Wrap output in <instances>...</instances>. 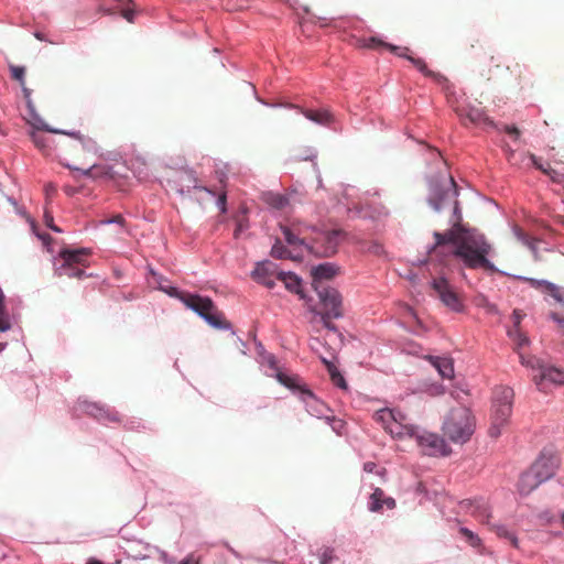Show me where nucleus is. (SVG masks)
Instances as JSON below:
<instances>
[{"mask_svg":"<svg viewBox=\"0 0 564 564\" xmlns=\"http://www.w3.org/2000/svg\"><path fill=\"white\" fill-rule=\"evenodd\" d=\"M430 206L441 212L449 206L453 207L452 227L445 232L434 231L435 242L427 247V253L431 257L440 259L442 264H446V257H455L469 269L484 268L490 272H500L496 265L488 259L492 247L486 240L485 236L477 229L467 228L460 224L462 210L457 200L458 187L455 180L448 176L447 181L431 178L429 182Z\"/></svg>","mask_w":564,"mask_h":564,"instance_id":"obj_1","label":"nucleus"},{"mask_svg":"<svg viewBox=\"0 0 564 564\" xmlns=\"http://www.w3.org/2000/svg\"><path fill=\"white\" fill-rule=\"evenodd\" d=\"M280 228L289 247L296 252H307L318 257H330L337 250L340 236L339 230L324 231L314 239L313 243H307L304 238H300V235L303 234V229L301 227L294 225L293 227L281 225Z\"/></svg>","mask_w":564,"mask_h":564,"instance_id":"obj_2","label":"nucleus"},{"mask_svg":"<svg viewBox=\"0 0 564 564\" xmlns=\"http://www.w3.org/2000/svg\"><path fill=\"white\" fill-rule=\"evenodd\" d=\"M188 310L196 313L208 325L216 329H231V324L225 321L218 313L214 302L207 296H200L193 293H181L177 297Z\"/></svg>","mask_w":564,"mask_h":564,"instance_id":"obj_3","label":"nucleus"},{"mask_svg":"<svg viewBox=\"0 0 564 564\" xmlns=\"http://www.w3.org/2000/svg\"><path fill=\"white\" fill-rule=\"evenodd\" d=\"M444 434L454 443H466L474 433V421L467 408L453 409L443 423Z\"/></svg>","mask_w":564,"mask_h":564,"instance_id":"obj_4","label":"nucleus"},{"mask_svg":"<svg viewBox=\"0 0 564 564\" xmlns=\"http://www.w3.org/2000/svg\"><path fill=\"white\" fill-rule=\"evenodd\" d=\"M91 253L88 248L69 249L63 248L58 256L54 258V271L58 276L67 275L69 278L82 279L86 276V272L83 269H78L75 265L86 267V259Z\"/></svg>","mask_w":564,"mask_h":564,"instance_id":"obj_5","label":"nucleus"},{"mask_svg":"<svg viewBox=\"0 0 564 564\" xmlns=\"http://www.w3.org/2000/svg\"><path fill=\"white\" fill-rule=\"evenodd\" d=\"M513 390L508 387L500 388L495 393L492 404L491 426L489 434L491 437H498L501 429L507 424L512 412Z\"/></svg>","mask_w":564,"mask_h":564,"instance_id":"obj_6","label":"nucleus"},{"mask_svg":"<svg viewBox=\"0 0 564 564\" xmlns=\"http://www.w3.org/2000/svg\"><path fill=\"white\" fill-rule=\"evenodd\" d=\"M375 420L393 437L401 438L415 433V426L409 423L406 415L401 411L380 409L375 413Z\"/></svg>","mask_w":564,"mask_h":564,"instance_id":"obj_7","label":"nucleus"},{"mask_svg":"<svg viewBox=\"0 0 564 564\" xmlns=\"http://www.w3.org/2000/svg\"><path fill=\"white\" fill-rule=\"evenodd\" d=\"M435 296L442 304L454 313H463L465 304L462 296L456 292L455 288L449 283L445 276L434 278L431 281Z\"/></svg>","mask_w":564,"mask_h":564,"instance_id":"obj_8","label":"nucleus"},{"mask_svg":"<svg viewBox=\"0 0 564 564\" xmlns=\"http://www.w3.org/2000/svg\"><path fill=\"white\" fill-rule=\"evenodd\" d=\"M411 437L415 438L421 452L427 456H446L449 454V448L444 438L437 434L421 431L415 426V433Z\"/></svg>","mask_w":564,"mask_h":564,"instance_id":"obj_9","label":"nucleus"},{"mask_svg":"<svg viewBox=\"0 0 564 564\" xmlns=\"http://www.w3.org/2000/svg\"><path fill=\"white\" fill-rule=\"evenodd\" d=\"M317 293L319 303L323 307L322 313H327L334 317V319H338L343 317V299L338 290L324 285L316 284V289H314Z\"/></svg>","mask_w":564,"mask_h":564,"instance_id":"obj_10","label":"nucleus"},{"mask_svg":"<svg viewBox=\"0 0 564 564\" xmlns=\"http://www.w3.org/2000/svg\"><path fill=\"white\" fill-rule=\"evenodd\" d=\"M546 156V160H543V158L530 154V160L536 169L547 174L552 181L556 183H564V173L552 169L550 165L551 162L556 164L564 162V154H561L558 150H556L554 147H551L547 149Z\"/></svg>","mask_w":564,"mask_h":564,"instance_id":"obj_11","label":"nucleus"},{"mask_svg":"<svg viewBox=\"0 0 564 564\" xmlns=\"http://www.w3.org/2000/svg\"><path fill=\"white\" fill-rule=\"evenodd\" d=\"M285 107L296 109L306 119L322 127L332 128L337 122L335 113L328 107L307 108L293 104H288Z\"/></svg>","mask_w":564,"mask_h":564,"instance_id":"obj_12","label":"nucleus"},{"mask_svg":"<svg viewBox=\"0 0 564 564\" xmlns=\"http://www.w3.org/2000/svg\"><path fill=\"white\" fill-rule=\"evenodd\" d=\"M294 393L297 394L299 399L304 403L306 411L315 417H325L330 412V409L318 398L314 395V393L305 387H302L296 381V388L291 389Z\"/></svg>","mask_w":564,"mask_h":564,"instance_id":"obj_13","label":"nucleus"},{"mask_svg":"<svg viewBox=\"0 0 564 564\" xmlns=\"http://www.w3.org/2000/svg\"><path fill=\"white\" fill-rule=\"evenodd\" d=\"M77 410L93 416L104 424L119 421L117 411L96 402L79 399L77 402Z\"/></svg>","mask_w":564,"mask_h":564,"instance_id":"obj_14","label":"nucleus"},{"mask_svg":"<svg viewBox=\"0 0 564 564\" xmlns=\"http://www.w3.org/2000/svg\"><path fill=\"white\" fill-rule=\"evenodd\" d=\"M557 467V458L552 453L543 452L533 463L531 469L544 482L554 476Z\"/></svg>","mask_w":564,"mask_h":564,"instance_id":"obj_15","label":"nucleus"},{"mask_svg":"<svg viewBox=\"0 0 564 564\" xmlns=\"http://www.w3.org/2000/svg\"><path fill=\"white\" fill-rule=\"evenodd\" d=\"M259 362L261 366H267L271 372L265 371L267 376L274 377L281 384L289 389H295L296 388V380L295 377H290L279 370L278 361L274 355L263 351L261 355V358H259Z\"/></svg>","mask_w":564,"mask_h":564,"instance_id":"obj_16","label":"nucleus"},{"mask_svg":"<svg viewBox=\"0 0 564 564\" xmlns=\"http://www.w3.org/2000/svg\"><path fill=\"white\" fill-rule=\"evenodd\" d=\"M521 362L523 365L531 366L532 368L538 367L540 370V381H536V384L540 387L544 381H549L555 384H561L564 382V372L560 369L551 366H545L540 364L539 360H528L525 361L523 356H520Z\"/></svg>","mask_w":564,"mask_h":564,"instance_id":"obj_17","label":"nucleus"},{"mask_svg":"<svg viewBox=\"0 0 564 564\" xmlns=\"http://www.w3.org/2000/svg\"><path fill=\"white\" fill-rule=\"evenodd\" d=\"M462 507L465 508L470 516L475 517L481 523L488 525L490 524V507L484 498L465 500L462 502Z\"/></svg>","mask_w":564,"mask_h":564,"instance_id":"obj_18","label":"nucleus"},{"mask_svg":"<svg viewBox=\"0 0 564 564\" xmlns=\"http://www.w3.org/2000/svg\"><path fill=\"white\" fill-rule=\"evenodd\" d=\"M148 272L152 278V280H149V283L153 285L154 289L164 292L170 297H181L182 291H180L176 286L171 285L167 278L156 272L153 268H149Z\"/></svg>","mask_w":564,"mask_h":564,"instance_id":"obj_19","label":"nucleus"},{"mask_svg":"<svg viewBox=\"0 0 564 564\" xmlns=\"http://www.w3.org/2000/svg\"><path fill=\"white\" fill-rule=\"evenodd\" d=\"M337 272L338 267L330 262H324L313 267L311 270L313 289H316V284H324V280L333 279Z\"/></svg>","mask_w":564,"mask_h":564,"instance_id":"obj_20","label":"nucleus"},{"mask_svg":"<svg viewBox=\"0 0 564 564\" xmlns=\"http://www.w3.org/2000/svg\"><path fill=\"white\" fill-rule=\"evenodd\" d=\"M457 115L462 121L466 124L467 121L471 123L487 122L488 118L481 108L475 106H462L457 108Z\"/></svg>","mask_w":564,"mask_h":564,"instance_id":"obj_21","label":"nucleus"},{"mask_svg":"<svg viewBox=\"0 0 564 564\" xmlns=\"http://www.w3.org/2000/svg\"><path fill=\"white\" fill-rule=\"evenodd\" d=\"M533 288L542 289V291L547 292L557 303L564 304V289L558 285L547 281V280H536V279H527Z\"/></svg>","mask_w":564,"mask_h":564,"instance_id":"obj_22","label":"nucleus"},{"mask_svg":"<svg viewBox=\"0 0 564 564\" xmlns=\"http://www.w3.org/2000/svg\"><path fill=\"white\" fill-rule=\"evenodd\" d=\"M279 271L280 270L274 262L264 260L257 263L256 268L251 272V275L257 282H259L267 279L268 276H275L278 279Z\"/></svg>","mask_w":564,"mask_h":564,"instance_id":"obj_23","label":"nucleus"},{"mask_svg":"<svg viewBox=\"0 0 564 564\" xmlns=\"http://www.w3.org/2000/svg\"><path fill=\"white\" fill-rule=\"evenodd\" d=\"M543 481L540 480L536 475L532 471L530 468L529 470L524 471L519 479L518 482V489L519 492L522 496H527L530 492H532L539 485H541Z\"/></svg>","mask_w":564,"mask_h":564,"instance_id":"obj_24","label":"nucleus"},{"mask_svg":"<svg viewBox=\"0 0 564 564\" xmlns=\"http://www.w3.org/2000/svg\"><path fill=\"white\" fill-rule=\"evenodd\" d=\"M278 280L281 281L290 292L299 294L302 299V280L291 271H279Z\"/></svg>","mask_w":564,"mask_h":564,"instance_id":"obj_25","label":"nucleus"},{"mask_svg":"<svg viewBox=\"0 0 564 564\" xmlns=\"http://www.w3.org/2000/svg\"><path fill=\"white\" fill-rule=\"evenodd\" d=\"M271 256L275 259H291V260H302L303 252H296L292 248L285 247L280 240H276L271 248Z\"/></svg>","mask_w":564,"mask_h":564,"instance_id":"obj_26","label":"nucleus"},{"mask_svg":"<svg viewBox=\"0 0 564 564\" xmlns=\"http://www.w3.org/2000/svg\"><path fill=\"white\" fill-rule=\"evenodd\" d=\"M431 361L442 378H444V379L453 378L454 365H453L452 359L446 358V357H431Z\"/></svg>","mask_w":564,"mask_h":564,"instance_id":"obj_27","label":"nucleus"},{"mask_svg":"<svg viewBox=\"0 0 564 564\" xmlns=\"http://www.w3.org/2000/svg\"><path fill=\"white\" fill-rule=\"evenodd\" d=\"M364 46L368 47V48L386 47V48L390 50L391 52H393V53L398 54L399 56H402L406 59L410 56L406 54V52L409 51L408 47L402 48V47H399V46H395L392 44H388L377 37H370V39L366 40Z\"/></svg>","mask_w":564,"mask_h":564,"instance_id":"obj_28","label":"nucleus"},{"mask_svg":"<svg viewBox=\"0 0 564 564\" xmlns=\"http://www.w3.org/2000/svg\"><path fill=\"white\" fill-rule=\"evenodd\" d=\"M512 232L514 237L525 247L530 249L534 258L538 259V242L539 240L529 237L520 227L513 226Z\"/></svg>","mask_w":564,"mask_h":564,"instance_id":"obj_29","label":"nucleus"},{"mask_svg":"<svg viewBox=\"0 0 564 564\" xmlns=\"http://www.w3.org/2000/svg\"><path fill=\"white\" fill-rule=\"evenodd\" d=\"M15 210L20 216L26 217V220L30 223L33 234L43 242L48 252H53V250L50 247L52 237L47 234H41L37 231L35 221L30 216L26 215L24 208L17 206Z\"/></svg>","mask_w":564,"mask_h":564,"instance_id":"obj_30","label":"nucleus"},{"mask_svg":"<svg viewBox=\"0 0 564 564\" xmlns=\"http://www.w3.org/2000/svg\"><path fill=\"white\" fill-rule=\"evenodd\" d=\"M10 72H11V77L20 83L24 98L26 99L29 106H31V100H30L31 89H29L25 86V80H24L25 67L10 65Z\"/></svg>","mask_w":564,"mask_h":564,"instance_id":"obj_31","label":"nucleus"},{"mask_svg":"<svg viewBox=\"0 0 564 564\" xmlns=\"http://www.w3.org/2000/svg\"><path fill=\"white\" fill-rule=\"evenodd\" d=\"M264 202L274 209H283L290 203V197L279 193L268 192L263 195Z\"/></svg>","mask_w":564,"mask_h":564,"instance_id":"obj_32","label":"nucleus"},{"mask_svg":"<svg viewBox=\"0 0 564 564\" xmlns=\"http://www.w3.org/2000/svg\"><path fill=\"white\" fill-rule=\"evenodd\" d=\"M11 327H12L11 318H10L9 312L6 306V295L2 291V289L0 288V332L1 333L7 332V330L11 329Z\"/></svg>","mask_w":564,"mask_h":564,"instance_id":"obj_33","label":"nucleus"},{"mask_svg":"<svg viewBox=\"0 0 564 564\" xmlns=\"http://www.w3.org/2000/svg\"><path fill=\"white\" fill-rule=\"evenodd\" d=\"M231 165L229 163H226V162H216L215 163V176L216 178L218 180V182L220 183L221 186H226L228 180H229V175L231 173Z\"/></svg>","mask_w":564,"mask_h":564,"instance_id":"obj_34","label":"nucleus"},{"mask_svg":"<svg viewBox=\"0 0 564 564\" xmlns=\"http://www.w3.org/2000/svg\"><path fill=\"white\" fill-rule=\"evenodd\" d=\"M384 492L380 488H375L373 492L370 495L368 509L371 512H380L382 511V500L384 499Z\"/></svg>","mask_w":564,"mask_h":564,"instance_id":"obj_35","label":"nucleus"},{"mask_svg":"<svg viewBox=\"0 0 564 564\" xmlns=\"http://www.w3.org/2000/svg\"><path fill=\"white\" fill-rule=\"evenodd\" d=\"M355 214L360 217H364V218H366V217L381 218V217H387L389 215V210L384 206L379 205V206L372 207V210H370V212L365 210L364 208H358V209H356Z\"/></svg>","mask_w":564,"mask_h":564,"instance_id":"obj_36","label":"nucleus"},{"mask_svg":"<svg viewBox=\"0 0 564 564\" xmlns=\"http://www.w3.org/2000/svg\"><path fill=\"white\" fill-rule=\"evenodd\" d=\"M495 532L497 533V535L499 538H503L508 541H510V543L514 546V547H518V538L516 536L514 532H512L511 530H509L506 525L503 524H494L492 525Z\"/></svg>","mask_w":564,"mask_h":564,"instance_id":"obj_37","label":"nucleus"},{"mask_svg":"<svg viewBox=\"0 0 564 564\" xmlns=\"http://www.w3.org/2000/svg\"><path fill=\"white\" fill-rule=\"evenodd\" d=\"M310 312L313 313L315 316L319 317L324 327L327 328L328 330L335 333L338 330L337 326L330 322V319L334 318L333 316L327 315V313H322L317 311L314 306L310 307Z\"/></svg>","mask_w":564,"mask_h":564,"instance_id":"obj_38","label":"nucleus"},{"mask_svg":"<svg viewBox=\"0 0 564 564\" xmlns=\"http://www.w3.org/2000/svg\"><path fill=\"white\" fill-rule=\"evenodd\" d=\"M425 144H426V152L431 156V159L435 162L436 166L437 167H438V165L445 166L446 162L444 161L442 153L437 149L431 147L430 143H425Z\"/></svg>","mask_w":564,"mask_h":564,"instance_id":"obj_39","label":"nucleus"},{"mask_svg":"<svg viewBox=\"0 0 564 564\" xmlns=\"http://www.w3.org/2000/svg\"><path fill=\"white\" fill-rule=\"evenodd\" d=\"M336 558L334 549L326 547L319 554V564H332Z\"/></svg>","mask_w":564,"mask_h":564,"instance_id":"obj_40","label":"nucleus"},{"mask_svg":"<svg viewBox=\"0 0 564 564\" xmlns=\"http://www.w3.org/2000/svg\"><path fill=\"white\" fill-rule=\"evenodd\" d=\"M408 59L424 75L431 76L432 72L427 69L426 63L422 58L409 56Z\"/></svg>","mask_w":564,"mask_h":564,"instance_id":"obj_41","label":"nucleus"},{"mask_svg":"<svg viewBox=\"0 0 564 564\" xmlns=\"http://www.w3.org/2000/svg\"><path fill=\"white\" fill-rule=\"evenodd\" d=\"M425 392L432 397L442 395L445 393V387L441 383H431L426 386Z\"/></svg>","mask_w":564,"mask_h":564,"instance_id":"obj_42","label":"nucleus"},{"mask_svg":"<svg viewBox=\"0 0 564 564\" xmlns=\"http://www.w3.org/2000/svg\"><path fill=\"white\" fill-rule=\"evenodd\" d=\"M322 362L326 366L332 380L336 381V378H338L340 376L338 368L332 361L327 360L326 358H322Z\"/></svg>","mask_w":564,"mask_h":564,"instance_id":"obj_43","label":"nucleus"},{"mask_svg":"<svg viewBox=\"0 0 564 564\" xmlns=\"http://www.w3.org/2000/svg\"><path fill=\"white\" fill-rule=\"evenodd\" d=\"M460 532L467 538V540L473 546H478L480 544V539L478 538V535H476L469 529L460 528Z\"/></svg>","mask_w":564,"mask_h":564,"instance_id":"obj_44","label":"nucleus"},{"mask_svg":"<svg viewBox=\"0 0 564 564\" xmlns=\"http://www.w3.org/2000/svg\"><path fill=\"white\" fill-rule=\"evenodd\" d=\"M460 532L467 538V540L473 546H478L480 544V539L478 538V535H476L469 529L460 528Z\"/></svg>","mask_w":564,"mask_h":564,"instance_id":"obj_45","label":"nucleus"},{"mask_svg":"<svg viewBox=\"0 0 564 564\" xmlns=\"http://www.w3.org/2000/svg\"><path fill=\"white\" fill-rule=\"evenodd\" d=\"M326 421L332 426L333 431H335L337 434L340 433V430L344 426V423L341 420H337L334 416L327 415Z\"/></svg>","mask_w":564,"mask_h":564,"instance_id":"obj_46","label":"nucleus"},{"mask_svg":"<svg viewBox=\"0 0 564 564\" xmlns=\"http://www.w3.org/2000/svg\"><path fill=\"white\" fill-rule=\"evenodd\" d=\"M216 206L218 207L220 213H226L227 212V196H226L225 192H223L221 194H219L217 196Z\"/></svg>","mask_w":564,"mask_h":564,"instance_id":"obj_47","label":"nucleus"},{"mask_svg":"<svg viewBox=\"0 0 564 564\" xmlns=\"http://www.w3.org/2000/svg\"><path fill=\"white\" fill-rule=\"evenodd\" d=\"M364 470L366 473H376L379 476H383L386 474L384 469L377 470V465L373 462H367L364 464Z\"/></svg>","mask_w":564,"mask_h":564,"instance_id":"obj_48","label":"nucleus"},{"mask_svg":"<svg viewBox=\"0 0 564 564\" xmlns=\"http://www.w3.org/2000/svg\"><path fill=\"white\" fill-rule=\"evenodd\" d=\"M123 223H124V219L121 215H116L112 218L105 219V220L100 221L101 225H110V224L123 225Z\"/></svg>","mask_w":564,"mask_h":564,"instance_id":"obj_49","label":"nucleus"},{"mask_svg":"<svg viewBox=\"0 0 564 564\" xmlns=\"http://www.w3.org/2000/svg\"><path fill=\"white\" fill-rule=\"evenodd\" d=\"M369 251L375 254H381L383 252V247L378 241H373L369 246Z\"/></svg>","mask_w":564,"mask_h":564,"instance_id":"obj_50","label":"nucleus"},{"mask_svg":"<svg viewBox=\"0 0 564 564\" xmlns=\"http://www.w3.org/2000/svg\"><path fill=\"white\" fill-rule=\"evenodd\" d=\"M550 318L558 325L564 330V317L560 316L556 313H551Z\"/></svg>","mask_w":564,"mask_h":564,"instance_id":"obj_51","label":"nucleus"},{"mask_svg":"<svg viewBox=\"0 0 564 564\" xmlns=\"http://www.w3.org/2000/svg\"><path fill=\"white\" fill-rule=\"evenodd\" d=\"M505 129H506L507 133H508L511 138L517 139V138H519V137H520V131L518 130V128H517V127H514V126H511V127H509V126H505Z\"/></svg>","mask_w":564,"mask_h":564,"instance_id":"obj_52","label":"nucleus"},{"mask_svg":"<svg viewBox=\"0 0 564 564\" xmlns=\"http://www.w3.org/2000/svg\"><path fill=\"white\" fill-rule=\"evenodd\" d=\"M258 283L264 285L265 288H268L270 290L275 286V280L273 279V276H268L267 279L261 280Z\"/></svg>","mask_w":564,"mask_h":564,"instance_id":"obj_53","label":"nucleus"},{"mask_svg":"<svg viewBox=\"0 0 564 564\" xmlns=\"http://www.w3.org/2000/svg\"><path fill=\"white\" fill-rule=\"evenodd\" d=\"M386 507L387 509H393L395 507V500L392 497H384L382 500V508Z\"/></svg>","mask_w":564,"mask_h":564,"instance_id":"obj_54","label":"nucleus"},{"mask_svg":"<svg viewBox=\"0 0 564 564\" xmlns=\"http://www.w3.org/2000/svg\"><path fill=\"white\" fill-rule=\"evenodd\" d=\"M44 223L45 225L51 228V226H54V218H53V215L48 212H45L44 213Z\"/></svg>","mask_w":564,"mask_h":564,"instance_id":"obj_55","label":"nucleus"},{"mask_svg":"<svg viewBox=\"0 0 564 564\" xmlns=\"http://www.w3.org/2000/svg\"><path fill=\"white\" fill-rule=\"evenodd\" d=\"M193 182H194V185H193V187H194V188H198V189H200V191H204V192L208 193V194H209V195H212V196H216V193H215L213 189H210L209 187H206V186H197V185H196V180H195V178H193Z\"/></svg>","mask_w":564,"mask_h":564,"instance_id":"obj_56","label":"nucleus"},{"mask_svg":"<svg viewBox=\"0 0 564 564\" xmlns=\"http://www.w3.org/2000/svg\"><path fill=\"white\" fill-rule=\"evenodd\" d=\"M334 384H336L337 387L339 388H343V389H346V381L344 379V377L340 375L338 378H336V381H333Z\"/></svg>","mask_w":564,"mask_h":564,"instance_id":"obj_57","label":"nucleus"},{"mask_svg":"<svg viewBox=\"0 0 564 564\" xmlns=\"http://www.w3.org/2000/svg\"><path fill=\"white\" fill-rule=\"evenodd\" d=\"M122 15L124 19H127L129 22L133 21V12L131 10H123Z\"/></svg>","mask_w":564,"mask_h":564,"instance_id":"obj_58","label":"nucleus"},{"mask_svg":"<svg viewBox=\"0 0 564 564\" xmlns=\"http://www.w3.org/2000/svg\"><path fill=\"white\" fill-rule=\"evenodd\" d=\"M55 191H56V188L52 184H48V185L45 186V194H46L47 197L53 195L55 193Z\"/></svg>","mask_w":564,"mask_h":564,"instance_id":"obj_59","label":"nucleus"},{"mask_svg":"<svg viewBox=\"0 0 564 564\" xmlns=\"http://www.w3.org/2000/svg\"><path fill=\"white\" fill-rule=\"evenodd\" d=\"M180 564H197V562L195 561V558L189 555V556H186L184 560H182L180 562Z\"/></svg>","mask_w":564,"mask_h":564,"instance_id":"obj_60","label":"nucleus"},{"mask_svg":"<svg viewBox=\"0 0 564 564\" xmlns=\"http://www.w3.org/2000/svg\"><path fill=\"white\" fill-rule=\"evenodd\" d=\"M528 344H529V339H528V337L520 335V336H519V343H518V345H519V346H524V345H528Z\"/></svg>","mask_w":564,"mask_h":564,"instance_id":"obj_61","label":"nucleus"},{"mask_svg":"<svg viewBox=\"0 0 564 564\" xmlns=\"http://www.w3.org/2000/svg\"><path fill=\"white\" fill-rule=\"evenodd\" d=\"M242 229H243V226H242V224H241V223H239V224L237 225L236 230H235V237H238V236H239V234L242 231Z\"/></svg>","mask_w":564,"mask_h":564,"instance_id":"obj_62","label":"nucleus"},{"mask_svg":"<svg viewBox=\"0 0 564 564\" xmlns=\"http://www.w3.org/2000/svg\"><path fill=\"white\" fill-rule=\"evenodd\" d=\"M257 347H258V356H259V358H261V355L263 354V351H265V349L261 343H259L257 345Z\"/></svg>","mask_w":564,"mask_h":564,"instance_id":"obj_63","label":"nucleus"},{"mask_svg":"<svg viewBox=\"0 0 564 564\" xmlns=\"http://www.w3.org/2000/svg\"><path fill=\"white\" fill-rule=\"evenodd\" d=\"M86 564H102V563L100 561H98V560L91 558Z\"/></svg>","mask_w":564,"mask_h":564,"instance_id":"obj_64","label":"nucleus"}]
</instances>
